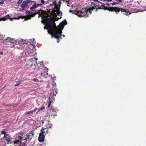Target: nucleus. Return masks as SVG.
<instances>
[{
    "mask_svg": "<svg viewBox=\"0 0 146 146\" xmlns=\"http://www.w3.org/2000/svg\"><path fill=\"white\" fill-rule=\"evenodd\" d=\"M40 13L38 16L39 18L41 15L42 16V18L43 19L50 29V32H48V34L51 36L52 38H56L58 43L60 41L59 38H61L62 30L63 28H59L56 27L54 19L51 16V14L50 13H48L46 11L41 10L37 11Z\"/></svg>",
    "mask_w": 146,
    "mask_h": 146,
    "instance_id": "nucleus-1",
    "label": "nucleus"
},
{
    "mask_svg": "<svg viewBox=\"0 0 146 146\" xmlns=\"http://www.w3.org/2000/svg\"><path fill=\"white\" fill-rule=\"evenodd\" d=\"M11 40H12L11 42L12 43H15V44L17 45L19 44L24 45L25 44L26 45H31V46H35V44H33L36 43L35 41V39L34 38H33V39L31 40V41L24 40L23 39H21L20 38H19L16 40L15 38H13L12 39H11Z\"/></svg>",
    "mask_w": 146,
    "mask_h": 146,
    "instance_id": "nucleus-2",
    "label": "nucleus"
},
{
    "mask_svg": "<svg viewBox=\"0 0 146 146\" xmlns=\"http://www.w3.org/2000/svg\"><path fill=\"white\" fill-rule=\"evenodd\" d=\"M23 135L20 133H18L15 135L14 136V138H13L14 141L13 143L15 144H19L21 143V141L24 140V139H23Z\"/></svg>",
    "mask_w": 146,
    "mask_h": 146,
    "instance_id": "nucleus-3",
    "label": "nucleus"
},
{
    "mask_svg": "<svg viewBox=\"0 0 146 146\" xmlns=\"http://www.w3.org/2000/svg\"><path fill=\"white\" fill-rule=\"evenodd\" d=\"M111 10H109L110 11H114L115 12L116 14L117 13H119L120 11L121 12H125V15H129L130 13L128 14V12H127L125 10L121 8H119L117 7H111Z\"/></svg>",
    "mask_w": 146,
    "mask_h": 146,
    "instance_id": "nucleus-4",
    "label": "nucleus"
},
{
    "mask_svg": "<svg viewBox=\"0 0 146 146\" xmlns=\"http://www.w3.org/2000/svg\"><path fill=\"white\" fill-rule=\"evenodd\" d=\"M58 111V109L57 108H52L49 111H47V115L50 116H54L57 115V112Z\"/></svg>",
    "mask_w": 146,
    "mask_h": 146,
    "instance_id": "nucleus-5",
    "label": "nucleus"
},
{
    "mask_svg": "<svg viewBox=\"0 0 146 146\" xmlns=\"http://www.w3.org/2000/svg\"><path fill=\"white\" fill-rule=\"evenodd\" d=\"M83 11H78V13L79 14V17H88V11H87V9H85L84 10L82 9Z\"/></svg>",
    "mask_w": 146,
    "mask_h": 146,
    "instance_id": "nucleus-6",
    "label": "nucleus"
},
{
    "mask_svg": "<svg viewBox=\"0 0 146 146\" xmlns=\"http://www.w3.org/2000/svg\"><path fill=\"white\" fill-rule=\"evenodd\" d=\"M31 1H30V0L24 1L23 2L22 4L21 5L20 7L25 9L26 8L28 9L29 8L28 4L29 3H31Z\"/></svg>",
    "mask_w": 146,
    "mask_h": 146,
    "instance_id": "nucleus-7",
    "label": "nucleus"
},
{
    "mask_svg": "<svg viewBox=\"0 0 146 146\" xmlns=\"http://www.w3.org/2000/svg\"><path fill=\"white\" fill-rule=\"evenodd\" d=\"M26 14H28L29 15L28 19H31V17H34L36 14H39L40 13L38 12H36L35 13H33L31 11H28L27 10H26Z\"/></svg>",
    "mask_w": 146,
    "mask_h": 146,
    "instance_id": "nucleus-8",
    "label": "nucleus"
},
{
    "mask_svg": "<svg viewBox=\"0 0 146 146\" xmlns=\"http://www.w3.org/2000/svg\"><path fill=\"white\" fill-rule=\"evenodd\" d=\"M5 140L7 144H9V143H13L14 142L13 138L11 137V136H9L6 137V138L5 139Z\"/></svg>",
    "mask_w": 146,
    "mask_h": 146,
    "instance_id": "nucleus-9",
    "label": "nucleus"
},
{
    "mask_svg": "<svg viewBox=\"0 0 146 146\" xmlns=\"http://www.w3.org/2000/svg\"><path fill=\"white\" fill-rule=\"evenodd\" d=\"M10 19L11 21L13 20L14 19H16L15 18H11L10 17L9 15H7L4 16V17L2 18H0V21L3 20V21H5L6 19Z\"/></svg>",
    "mask_w": 146,
    "mask_h": 146,
    "instance_id": "nucleus-10",
    "label": "nucleus"
},
{
    "mask_svg": "<svg viewBox=\"0 0 146 146\" xmlns=\"http://www.w3.org/2000/svg\"><path fill=\"white\" fill-rule=\"evenodd\" d=\"M44 135L42 132L40 133L38 138V141L40 142H42L44 141Z\"/></svg>",
    "mask_w": 146,
    "mask_h": 146,
    "instance_id": "nucleus-11",
    "label": "nucleus"
},
{
    "mask_svg": "<svg viewBox=\"0 0 146 146\" xmlns=\"http://www.w3.org/2000/svg\"><path fill=\"white\" fill-rule=\"evenodd\" d=\"M34 133L32 132H30L26 135L27 138L24 139V140H26L27 139H29L30 137H33L34 135Z\"/></svg>",
    "mask_w": 146,
    "mask_h": 146,
    "instance_id": "nucleus-12",
    "label": "nucleus"
},
{
    "mask_svg": "<svg viewBox=\"0 0 146 146\" xmlns=\"http://www.w3.org/2000/svg\"><path fill=\"white\" fill-rule=\"evenodd\" d=\"M48 127L44 128L43 127L42 128L41 130V132L44 135L48 133Z\"/></svg>",
    "mask_w": 146,
    "mask_h": 146,
    "instance_id": "nucleus-13",
    "label": "nucleus"
},
{
    "mask_svg": "<svg viewBox=\"0 0 146 146\" xmlns=\"http://www.w3.org/2000/svg\"><path fill=\"white\" fill-rule=\"evenodd\" d=\"M39 65L40 67V64L38 63V64H37V62H36L34 65L33 64H31V65H30V67L31 68H30V69H35V68L37 66V67L38 66V65Z\"/></svg>",
    "mask_w": 146,
    "mask_h": 146,
    "instance_id": "nucleus-14",
    "label": "nucleus"
},
{
    "mask_svg": "<svg viewBox=\"0 0 146 146\" xmlns=\"http://www.w3.org/2000/svg\"><path fill=\"white\" fill-rule=\"evenodd\" d=\"M56 96V94H55L54 92H53L50 94L49 99L54 100L55 99V97Z\"/></svg>",
    "mask_w": 146,
    "mask_h": 146,
    "instance_id": "nucleus-15",
    "label": "nucleus"
},
{
    "mask_svg": "<svg viewBox=\"0 0 146 146\" xmlns=\"http://www.w3.org/2000/svg\"><path fill=\"white\" fill-rule=\"evenodd\" d=\"M52 11L53 12V13H54L55 14H56L55 13L56 12V13L58 16H62V13L60 11H56V10L54 9L53 10V11Z\"/></svg>",
    "mask_w": 146,
    "mask_h": 146,
    "instance_id": "nucleus-16",
    "label": "nucleus"
},
{
    "mask_svg": "<svg viewBox=\"0 0 146 146\" xmlns=\"http://www.w3.org/2000/svg\"><path fill=\"white\" fill-rule=\"evenodd\" d=\"M97 6L96 5L94 4V5L92 7L89 8L88 10L87 9V11H88L90 12V13H91V12L94 9H95V8Z\"/></svg>",
    "mask_w": 146,
    "mask_h": 146,
    "instance_id": "nucleus-17",
    "label": "nucleus"
},
{
    "mask_svg": "<svg viewBox=\"0 0 146 146\" xmlns=\"http://www.w3.org/2000/svg\"><path fill=\"white\" fill-rule=\"evenodd\" d=\"M37 110V108H35V109L31 111H27L26 112V114L28 115H29L31 113H32L34 111H36Z\"/></svg>",
    "mask_w": 146,
    "mask_h": 146,
    "instance_id": "nucleus-18",
    "label": "nucleus"
},
{
    "mask_svg": "<svg viewBox=\"0 0 146 146\" xmlns=\"http://www.w3.org/2000/svg\"><path fill=\"white\" fill-rule=\"evenodd\" d=\"M52 90L53 92H55L56 94H57L58 93V92L57 91L58 89L56 88V86H53Z\"/></svg>",
    "mask_w": 146,
    "mask_h": 146,
    "instance_id": "nucleus-19",
    "label": "nucleus"
},
{
    "mask_svg": "<svg viewBox=\"0 0 146 146\" xmlns=\"http://www.w3.org/2000/svg\"><path fill=\"white\" fill-rule=\"evenodd\" d=\"M22 82V81L19 80L16 82V84H15V86H19Z\"/></svg>",
    "mask_w": 146,
    "mask_h": 146,
    "instance_id": "nucleus-20",
    "label": "nucleus"
},
{
    "mask_svg": "<svg viewBox=\"0 0 146 146\" xmlns=\"http://www.w3.org/2000/svg\"><path fill=\"white\" fill-rule=\"evenodd\" d=\"M45 106L43 105L41 108H37V110H38V111L41 110H43L45 109Z\"/></svg>",
    "mask_w": 146,
    "mask_h": 146,
    "instance_id": "nucleus-21",
    "label": "nucleus"
},
{
    "mask_svg": "<svg viewBox=\"0 0 146 146\" xmlns=\"http://www.w3.org/2000/svg\"><path fill=\"white\" fill-rule=\"evenodd\" d=\"M67 22L66 20V19H64L62 22H61V24L62 25H64L67 24Z\"/></svg>",
    "mask_w": 146,
    "mask_h": 146,
    "instance_id": "nucleus-22",
    "label": "nucleus"
},
{
    "mask_svg": "<svg viewBox=\"0 0 146 146\" xmlns=\"http://www.w3.org/2000/svg\"><path fill=\"white\" fill-rule=\"evenodd\" d=\"M9 136V135L8 134H7L6 133H5L4 134V136H3V139H5L6 138V137H8V136Z\"/></svg>",
    "mask_w": 146,
    "mask_h": 146,
    "instance_id": "nucleus-23",
    "label": "nucleus"
},
{
    "mask_svg": "<svg viewBox=\"0 0 146 146\" xmlns=\"http://www.w3.org/2000/svg\"><path fill=\"white\" fill-rule=\"evenodd\" d=\"M111 7H109L108 8L107 7L105 6V7H104L103 9L105 10H108L109 11V10H111Z\"/></svg>",
    "mask_w": 146,
    "mask_h": 146,
    "instance_id": "nucleus-24",
    "label": "nucleus"
},
{
    "mask_svg": "<svg viewBox=\"0 0 146 146\" xmlns=\"http://www.w3.org/2000/svg\"><path fill=\"white\" fill-rule=\"evenodd\" d=\"M55 7H56V11H60V6L58 5V4H57V5H56Z\"/></svg>",
    "mask_w": 146,
    "mask_h": 146,
    "instance_id": "nucleus-25",
    "label": "nucleus"
},
{
    "mask_svg": "<svg viewBox=\"0 0 146 146\" xmlns=\"http://www.w3.org/2000/svg\"><path fill=\"white\" fill-rule=\"evenodd\" d=\"M6 41L7 42H11V41L12 40H11V38H8L6 39Z\"/></svg>",
    "mask_w": 146,
    "mask_h": 146,
    "instance_id": "nucleus-26",
    "label": "nucleus"
},
{
    "mask_svg": "<svg viewBox=\"0 0 146 146\" xmlns=\"http://www.w3.org/2000/svg\"><path fill=\"white\" fill-rule=\"evenodd\" d=\"M23 0H19L18 2L17 3V4L18 5H19L21 4Z\"/></svg>",
    "mask_w": 146,
    "mask_h": 146,
    "instance_id": "nucleus-27",
    "label": "nucleus"
},
{
    "mask_svg": "<svg viewBox=\"0 0 146 146\" xmlns=\"http://www.w3.org/2000/svg\"><path fill=\"white\" fill-rule=\"evenodd\" d=\"M52 2L53 3V4H54V5L55 6H56V5H57L58 3L56 2L55 1L53 0L52 1Z\"/></svg>",
    "mask_w": 146,
    "mask_h": 146,
    "instance_id": "nucleus-28",
    "label": "nucleus"
},
{
    "mask_svg": "<svg viewBox=\"0 0 146 146\" xmlns=\"http://www.w3.org/2000/svg\"><path fill=\"white\" fill-rule=\"evenodd\" d=\"M104 7H105V6H104L102 5L100 7H99L98 9H103Z\"/></svg>",
    "mask_w": 146,
    "mask_h": 146,
    "instance_id": "nucleus-29",
    "label": "nucleus"
},
{
    "mask_svg": "<svg viewBox=\"0 0 146 146\" xmlns=\"http://www.w3.org/2000/svg\"><path fill=\"white\" fill-rule=\"evenodd\" d=\"M41 3L42 4H46V3L45 1L44 0H41Z\"/></svg>",
    "mask_w": 146,
    "mask_h": 146,
    "instance_id": "nucleus-30",
    "label": "nucleus"
},
{
    "mask_svg": "<svg viewBox=\"0 0 146 146\" xmlns=\"http://www.w3.org/2000/svg\"><path fill=\"white\" fill-rule=\"evenodd\" d=\"M119 2H114V3H111V4L112 5V6H113L115 4H119Z\"/></svg>",
    "mask_w": 146,
    "mask_h": 146,
    "instance_id": "nucleus-31",
    "label": "nucleus"
},
{
    "mask_svg": "<svg viewBox=\"0 0 146 146\" xmlns=\"http://www.w3.org/2000/svg\"><path fill=\"white\" fill-rule=\"evenodd\" d=\"M30 10H31V12L34 11H35V9H34V7H33L32 6L30 8Z\"/></svg>",
    "mask_w": 146,
    "mask_h": 146,
    "instance_id": "nucleus-32",
    "label": "nucleus"
},
{
    "mask_svg": "<svg viewBox=\"0 0 146 146\" xmlns=\"http://www.w3.org/2000/svg\"><path fill=\"white\" fill-rule=\"evenodd\" d=\"M72 13L73 14L78 15V16H79V14H78V12L77 13H76L75 11H73Z\"/></svg>",
    "mask_w": 146,
    "mask_h": 146,
    "instance_id": "nucleus-33",
    "label": "nucleus"
},
{
    "mask_svg": "<svg viewBox=\"0 0 146 146\" xmlns=\"http://www.w3.org/2000/svg\"><path fill=\"white\" fill-rule=\"evenodd\" d=\"M32 7H33L35 9L37 7L36 5H33L32 6Z\"/></svg>",
    "mask_w": 146,
    "mask_h": 146,
    "instance_id": "nucleus-34",
    "label": "nucleus"
},
{
    "mask_svg": "<svg viewBox=\"0 0 146 146\" xmlns=\"http://www.w3.org/2000/svg\"><path fill=\"white\" fill-rule=\"evenodd\" d=\"M30 1H31V3H33V5H36V2L35 1H31V0H30Z\"/></svg>",
    "mask_w": 146,
    "mask_h": 146,
    "instance_id": "nucleus-35",
    "label": "nucleus"
},
{
    "mask_svg": "<svg viewBox=\"0 0 146 146\" xmlns=\"http://www.w3.org/2000/svg\"><path fill=\"white\" fill-rule=\"evenodd\" d=\"M33 81L35 82H37L38 81V80L37 78H35L33 79Z\"/></svg>",
    "mask_w": 146,
    "mask_h": 146,
    "instance_id": "nucleus-36",
    "label": "nucleus"
},
{
    "mask_svg": "<svg viewBox=\"0 0 146 146\" xmlns=\"http://www.w3.org/2000/svg\"><path fill=\"white\" fill-rule=\"evenodd\" d=\"M51 0H45V2H46V4L49 3L50 1L51 2Z\"/></svg>",
    "mask_w": 146,
    "mask_h": 146,
    "instance_id": "nucleus-37",
    "label": "nucleus"
},
{
    "mask_svg": "<svg viewBox=\"0 0 146 146\" xmlns=\"http://www.w3.org/2000/svg\"><path fill=\"white\" fill-rule=\"evenodd\" d=\"M51 104V102L50 101H49L48 102V107H49L50 106V105Z\"/></svg>",
    "mask_w": 146,
    "mask_h": 146,
    "instance_id": "nucleus-38",
    "label": "nucleus"
},
{
    "mask_svg": "<svg viewBox=\"0 0 146 146\" xmlns=\"http://www.w3.org/2000/svg\"><path fill=\"white\" fill-rule=\"evenodd\" d=\"M5 0H2L1 1H0V4H3L4 3V2Z\"/></svg>",
    "mask_w": 146,
    "mask_h": 146,
    "instance_id": "nucleus-39",
    "label": "nucleus"
},
{
    "mask_svg": "<svg viewBox=\"0 0 146 146\" xmlns=\"http://www.w3.org/2000/svg\"><path fill=\"white\" fill-rule=\"evenodd\" d=\"M20 11H22L24 10H25V9L24 8H23V7H21V8H20Z\"/></svg>",
    "mask_w": 146,
    "mask_h": 146,
    "instance_id": "nucleus-40",
    "label": "nucleus"
},
{
    "mask_svg": "<svg viewBox=\"0 0 146 146\" xmlns=\"http://www.w3.org/2000/svg\"><path fill=\"white\" fill-rule=\"evenodd\" d=\"M5 133H6V132L4 131H2L1 132V134H4Z\"/></svg>",
    "mask_w": 146,
    "mask_h": 146,
    "instance_id": "nucleus-41",
    "label": "nucleus"
},
{
    "mask_svg": "<svg viewBox=\"0 0 146 146\" xmlns=\"http://www.w3.org/2000/svg\"><path fill=\"white\" fill-rule=\"evenodd\" d=\"M36 5L37 6V7H38V6H40L42 5V4H36Z\"/></svg>",
    "mask_w": 146,
    "mask_h": 146,
    "instance_id": "nucleus-42",
    "label": "nucleus"
},
{
    "mask_svg": "<svg viewBox=\"0 0 146 146\" xmlns=\"http://www.w3.org/2000/svg\"><path fill=\"white\" fill-rule=\"evenodd\" d=\"M3 35H2L1 34H0V40H1L2 38Z\"/></svg>",
    "mask_w": 146,
    "mask_h": 146,
    "instance_id": "nucleus-43",
    "label": "nucleus"
},
{
    "mask_svg": "<svg viewBox=\"0 0 146 146\" xmlns=\"http://www.w3.org/2000/svg\"><path fill=\"white\" fill-rule=\"evenodd\" d=\"M98 2H99V3H101V5H105V4H104V3H102V2H100V1H98Z\"/></svg>",
    "mask_w": 146,
    "mask_h": 146,
    "instance_id": "nucleus-44",
    "label": "nucleus"
},
{
    "mask_svg": "<svg viewBox=\"0 0 146 146\" xmlns=\"http://www.w3.org/2000/svg\"><path fill=\"white\" fill-rule=\"evenodd\" d=\"M53 86H56V84L55 83H54L53 84Z\"/></svg>",
    "mask_w": 146,
    "mask_h": 146,
    "instance_id": "nucleus-45",
    "label": "nucleus"
},
{
    "mask_svg": "<svg viewBox=\"0 0 146 146\" xmlns=\"http://www.w3.org/2000/svg\"><path fill=\"white\" fill-rule=\"evenodd\" d=\"M105 5H106V6H110V4H109V3H108V4H105Z\"/></svg>",
    "mask_w": 146,
    "mask_h": 146,
    "instance_id": "nucleus-46",
    "label": "nucleus"
},
{
    "mask_svg": "<svg viewBox=\"0 0 146 146\" xmlns=\"http://www.w3.org/2000/svg\"><path fill=\"white\" fill-rule=\"evenodd\" d=\"M115 1H119V2H122V0H114Z\"/></svg>",
    "mask_w": 146,
    "mask_h": 146,
    "instance_id": "nucleus-47",
    "label": "nucleus"
},
{
    "mask_svg": "<svg viewBox=\"0 0 146 146\" xmlns=\"http://www.w3.org/2000/svg\"><path fill=\"white\" fill-rule=\"evenodd\" d=\"M61 17H60V18H59L58 17L56 19V21L58 20L59 19H60Z\"/></svg>",
    "mask_w": 146,
    "mask_h": 146,
    "instance_id": "nucleus-48",
    "label": "nucleus"
},
{
    "mask_svg": "<svg viewBox=\"0 0 146 146\" xmlns=\"http://www.w3.org/2000/svg\"><path fill=\"white\" fill-rule=\"evenodd\" d=\"M31 5H32V3H29V4H28L29 5V6H31Z\"/></svg>",
    "mask_w": 146,
    "mask_h": 146,
    "instance_id": "nucleus-49",
    "label": "nucleus"
},
{
    "mask_svg": "<svg viewBox=\"0 0 146 146\" xmlns=\"http://www.w3.org/2000/svg\"><path fill=\"white\" fill-rule=\"evenodd\" d=\"M98 9H98V8H96V12H97V11H98Z\"/></svg>",
    "mask_w": 146,
    "mask_h": 146,
    "instance_id": "nucleus-50",
    "label": "nucleus"
},
{
    "mask_svg": "<svg viewBox=\"0 0 146 146\" xmlns=\"http://www.w3.org/2000/svg\"><path fill=\"white\" fill-rule=\"evenodd\" d=\"M3 52H0V54L1 55H2L3 54Z\"/></svg>",
    "mask_w": 146,
    "mask_h": 146,
    "instance_id": "nucleus-51",
    "label": "nucleus"
},
{
    "mask_svg": "<svg viewBox=\"0 0 146 146\" xmlns=\"http://www.w3.org/2000/svg\"><path fill=\"white\" fill-rule=\"evenodd\" d=\"M73 11L70 10L69 12L70 13H71V12H72V13Z\"/></svg>",
    "mask_w": 146,
    "mask_h": 146,
    "instance_id": "nucleus-52",
    "label": "nucleus"
},
{
    "mask_svg": "<svg viewBox=\"0 0 146 146\" xmlns=\"http://www.w3.org/2000/svg\"><path fill=\"white\" fill-rule=\"evenodd\" d=\"M54 5V4H53V3H51L50 4V6H52V5Z\"/></svg>",
    "mask_w": 146,
    "mask_h": 146,
    "instance_id": "nucleus-53",
    "label": "nucleus"
},
{
    "mask_svg": "<svg viewBox=\"0 0 146 146\" xmlns=\"http://www.w3.org/2000/svg\"><path fill=\"white\" fill-rule=\"evenodd\" d=\"M43 20H41V22L42 23H43Z\"/></svg>",
    "mask_w": 146,
    "mask_h": 146,
    "instance_id": "nucleus-54",
    "label": "nucleus"
},
{
    "mask_svg": "<svg viewBox=\"0 0 146 146\" xmlns=\"http://www.w3.org/2000/svg\"><path fill=\"white\" fill-rule=\"evenodd\" d=\"M66 3H68V1H66Z\"/></svg>",
    "mask_w": 146,
    "mask_h": 146,
    "instance_id": "nucleus-55",
    "label": "nucleus"
},
{
    "mask_svg": "<svg viewBox=\"0 0 146 146\" xmlns=\"http://www.w3.org/2000/svg\"><path fill=\"white\" fill-rule=\"evenodd\" d=\"M62 36H63V37H65V35H62Z\"/></svg>",
    "mask_w": 146,
    "mask_h": 146,
    "instance_id": "nucleus-56",
    "label": "nucleus"
},
{
    "mask_svg": "<svg viewBox=\"0 0 146 146\" xmlns=\"http://www.w3.org/2000/svg\"><path fill=\"white\" fill-rule=\"evenodd\" d=\"M93 1H97L98 2V0H93Z\"/></svg>",
    "mask_w": 146,
    "mask_h": 146,
    "instance_id": "nucleus-57",
    "label": "nucleus"
},
{
    "mask_svg": "<svg viewBox=\"0 0 146 146\" xmlns=\"http://www.w3.org/2000/svg\"><path fill=\"white\" fill-rule=\"evenodd\" d=\"M44 29H46V27H45V26H44Z\"/></svg>",
    "mask_w": 146,
    "mask_h": 146,
    "instance_id": "nucleus-58",
    "label": "nucleus"
},
{
    "mask_svg": "<svg viewBox=\"0 0 146 146\" xmlns=\"http://www.w3.org/2000/svg\"><path fill=\"white\" fill-rule=\"evenodd\" d=\"M122 13L123 12V13H124V14L126 15L125 14V12H122Z\"/></svg>",
    "mask_w": 146,
    "mask_h": 146,
    "instance_id": "nucleus-59",
    "label": "nucleus"
},
{
    "mask_svg": "<svg viewBox=\"0 0 146 146\" xmlns=\"http://www.w3.org/2000/svg\"><path fill=\"white\" fill-rule=\"evenodd\" d=\"M40 68H38V70H40Z\"/></svg>",
    "mask_w": 146,
    "mask_h": 146,
    "instance_id": "nucleus-60",
    "label": "nucleus"
},
{
    "mask_svg": "<svg viewBox=\"0 0 146 146\" xmlns=\"http://www.w3.org/2000/svg\"><path fill=\"white\" fill-rule=\"evenodd\" d=\"M51 128V127H49V128Z\"/></svg>",
    "mask_w": 146,
    "mask_h": 146,
    "instance_id": "nucleus-61",
    "label": "nucleus"
},
{
    "mask_svg": "<svg viewBox=\"0 0 146 146\" xmlns=\"http://www.w3.org/2000/svg\"><path fill=\"white\" fill-rule=\"evenodd\" d=\"M35 46H33V48H35V47H35Z\"/></svg>",
    "mask_w": 146,
    "mask_h": 146,
    "instance_id": "nucleus-62",
    "label": "nucleus"
},
{
    "mask_svg": "<svg viewBox=\"0 0 146 146\" xmlns=\"http://www.w3.org/2000/svg\"><path fill=\"white\" fill-rule=\"evenodd\" d=\"M133 0H132L130 2H131V1H132Z\"/></svg>",
    "mask_w": 146,
    "mask_h": 146,
    "instance_id": "nucleus-63",
    "label": "nucleus"
},
{
    "mask_svg": "<svg viewBox=\"0 0 146 146\" xmlns=\"http://www.w3.org/2000/svg\"><path fill=\"white\" fill-rule=\"evenodd\" d=\"M36 59L37 60V58H36Z\"/></svg>",
    "mask_w": 146,
    "mask_h": 146,
    "instance_id": "nucleus-64",
    "label": "nucleus"
}]
</instances>
